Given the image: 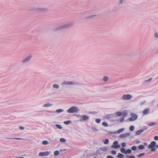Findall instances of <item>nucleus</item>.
<instances>
[{"label": "nucleus", "instance_id": "0eeeda50", "mask_svg": "<svg viewBox=\"0 0 158 158\" xmlns=\"http://www.w3.org/2000/svg\"><path fill=\"white\" fill-rule=\"evenodd\" d=\"M133 98V96L130 94H124L122 97L121 98L123 100H131Z\"/></svg>", "mask_w": 158, "mask_h": 158}, {"label": "nucleus", "instance_id": "864d4df0", "mask_svg": "<svg viewBox=\"0 0 158 158\" xmlns=\"http://www.w3.org/2000/svg\"><path fill=\"white\" fill-rule=\"evenodd\" d=\"M154 139L156 140H158V136H155L154 137Z\"/></svg>", "mask_w": 158, "mask_h": 158}, {"label": "nucleus", "instance_id": "9b49d317", "mask_svg": "<svg viewBox=\"0 0 158 158\" xmlns=\"http://www.w3.org/2000/svg\"><path fill=\"white\" fill-rule=\"evenodd\" d=\"M108 150V147H102L99 148L97 150V152L98 153H100L102 151L106 152Z\"/></svg>", "mask_w": 158, "mask_h": 158}, {"label": "nucleus", "instance_id": "c03bdc74", "mask_svg": "<svg viewBox=\"0 0 158 158\" xmlns=\"http://www.w3.org/2000/svg\"><path fill=\"white\" fill-rule=\"evenodd\" d=\"M92 131L94 132H97L98 130L96 128H92Z\"/></svg>", "mask_w": 158, "mask_h": 158}, {"label": "nucleus", "instance_id": "58836bf2", "mask_svg": "<svg viewBox=\"0 0 158 158\" xmlns=\"http://www.w3.org/2000/svg\"><path fill=\"white\" fill-rule=\"evenodd\" d=\"M152 80V78L151 77L149 78V79L144 81L145 82H148L151 81Z\"/></svg>", "mask_w": 158, "mask_h": 158}, {"label": "nucleus", "instance_id": "e2e57ef3", "mask_svg": "<svg viewBox=\"0 0 158 158\" xmlns=\"http://www.w3.org/2000/svg\"><path fill=\"white\" fill-rule=\"evenodd\" d=\"M157 107H158V104L157 105Z\"/></svg>", "mask_w": 158, "mask_h": 158}, {"label": "nucleus", "instance_id": "a19ab883", "mask_svg": "<svg viewBox=\"0 0 158 158\" xmlns=\"http://www.w3.org/2000/svg\"><path fill=\"white\" fill-rule=\"evenodd\" d=\"M101 120L99 118H97L95 120L96 122L97 123H100L101 122Z\"/></svg>", "mask_w": 158, "mask_h": 158}, {"label": "nucleus", "instance_id": "393cba45", "mask_svg": "<svg viewBox=\"0 0 158 158\" xmlns=\"http://www.w3.org/2000/svg\"><path fill=\"white\" fill-rule=\"evenodd\" d=\"M121 152L123 153H124L126 154V150L125 148H122L121 149Z\"/></svg>", "mask_w": 158, "mask_h": 158}, {"label": "nucleus", "instance_id": "f8f14e48", "mask_svg": "<svg viewBox=\"0 0 158 158\" xmlns=\"http://www.w3.org/2000/svg\"><path fill=\"white\" fill-rule=\"evenodd\" d=\"M51 153V152L46 151L44 152H40L39 154L40 156H46L48 155Z\"/></svg>", "mask_w": 158, "mask_h": 158}, {"label": "nucleus", "instance_id": "4468645a", "mask_svg": "<svg viewBox=\"0 0 158 158\" xmlns=\"http://www.w3.org/2000/svg\"><path fill=\"white\" fill-rule=\"evenodd\" d=\"M150 109V108H147L144 109L143 111V115H146L148 114L149 113Z\"/></svg>", "mask_w": 158, "mask_h": 158}, {"label": "nucleus", "instance_id": "4d7b16f0", "mask_svg": "<svg viewBox=\"0 0 158 158\" xmlns=\"http://www.w3.org/2000/svg\"><path fill=\"white\" fill-rule=\"evenodd\" d=\"M135 156L133 155L130 156V158H135Z\"/></svg>", "mask_w": 158, "mask_h": 158}, {"label": "nucleus", "instance_id": "1a4fd4ad", "mask_svg": "<svg viewBox=\"0 0 158 158\" xmlns=\"http://www.w3.org/2000/svg\"><path fill=\"white\" fill-rule=\"evenodd\" d=\"M118 142L117 141H115L113 144L111 146V147L115 149H118L120 148V146Z\"/></svg>", "mask_w": 158, "mask_h": 158}, {"label": "nucleus", "instance_id": "ea45409f", "mask_svg": "<svg viewBox=\"0 0 158 158\" xmlns=\"http://www.w3.org/2000/svg\"><path fill=\"white\" fill-rule=\"evenodd\" d=\"M59 154V152L58 151H56L54 152V155L55 156L58 155Z\"/></svg>", "mask_w": 158, "mask_h": 158}, {"label": "nucleus", "instance_id": "39448f33", "mask_svg": "<svg viewBox=\"0 0 158 158\" xmlns=\"http://www.w3.org/2000/svg\"><path fill=\"white\" fill-rule=\"evenodd\" d=\"M156 142L155 141H152L148 146V148L151 149V152H155L156 150Z\"/></svg>", "mask_w": 158, "mask_h": 158}, {"label": "nucleus", "instance_id": "a211bd4d", "mask_svg": "<svg viewBox=\"0 0 158 158\" xmlns=\"http://www.w3.org/2000/svg\"><path fill=\"white\" fill-rule=\"evenodd\" d=\"M144 129H141L140 130H139L136 131V135H139L141 133L143 132L144 131Z\"/></svg>", "mask_w": 158, "mask_h": 158}, {"label": "nucleus", "instance_id": "aec40b11", "mask_svg": "<svg viewBox=\"0 0 158 158\" xmlns=\"http://www.w3.org/2000/svg\"><path fill=\"white\" fill-rule=\"evenodd\" d=\"M157 123L155 122H152L149 123L148 125L150 127H153L157 124Z\"/></svg>", "mask_w": 158, "mask_h": 158}, {"label": "nucleus", "instance_id": "20e7f679", "mask_svg": "<svg viewBox=\"0 0 158 158\" xmlns=\"http://www.w3.org/2000/svg\"><path fill=\"white\" fill-rule=\"evenodd\" d=\"M61 85H79L78 82L76 81H64Z\"/></svg>", "mask_w": 158, "mask_h": 158}, {"label": "nucleus", "instance_id": "c756f323", "mask_svg": "<svg viewBox=\"0 0 158 158\" xmlns=\"http://www.w3.org/2000/svg\"><path fill=\"white\" fill-rule=\"evenodd\" d=\"M42 143L44 145H46L49 143V142L47 140H44L42 141Z\"/></svg>", "mask_w": 158, "mask_h": 158}, {"label": "nucleus", "instance_id": "412c9836", "mask_svg": "<svg viewBox=\"0 0 158 158\" xmlns=\"http://www.w3.org/2000/svg\"><path fill=\"white\" fill-rule=\"evenodd\" d=\"M6 139H14L16 140H21L22 139V138H7Z\"/></svg>", "mask_w": 158, "mask_h": 158}, {"label": "nucleus", "instance_id": "13d9d810", "mask_svg": "<svg viewBox=\"0 0 158 158\" xmlns=\"http://www.w3.org/2000/svg\"><path fill=\"white\" fill-rule=\"evenodd\" d=\"M47 111L49 113H52L53 112L52 111Z\"/></svg>", "mask_w": 158, "mask_h": 158}, {"label": "nucleus", "instance_id": "c85d7f7f", "mask_svg": "<svg viewBox=\"0 0 158 158\" xmlns=\"http://www.w3.org/2000/svg\"><path fill=\"white\" fill-rule=\"evenodd\" d=\"M124 155L122 154L119 153L117 156L118 158H123L124 157Z\"/></svg>", "mask_w": 158, "mask_h": 158}, {"label": "nucleus", "instance_id": "680f3d73", "mask_svg": "<svg viewBox=\"0 0 158 158\" xmlns=\"http://www.w3.org/2000/svg\"><path fill=\"white\" fill-rule=\"evenodd\" d=\"M156 148H158V145H156Z\"/></svg>", "mask_w": 158, "mask_h": 158}, {"label": "nucleus", "instance_id": "cd10ccee", "mask_svg": "<svg viewBox=\"0 0 158 158\" xmlns=\"http://www.w3.org/2000/svg\"><path fill=\"white\" fill-rule=\"evenodd\" d=\"M63 111H64L62 109H58L57 110H56V112L57 113H60L63 112Z\"/></svg>", "mask_w": 158, "mask_h": 158}, {"label": "nucleus", "instance_id": "f257e3e1", "mask_svg": "<svg viewBox=\"0 0 158 158\" xmlns=\"http://www.w3.org/2000/svg\"><path fill=\"white\" fill-rule=\"evenodd\" d=\"M74 22H70L57 27L56 29L57 31H60L65 29L71 28L74 26Z\"/></svg>", "mask_w": 158, "mask_h": 158}, {"label": "nucleus", "instance_id": "f704fd0d", "mask_svg": "<svg viewBox=\"0 0 158 158\" xmlns=\"http://www.w3.org/2000/svg\"><path fill=\"white\" fill-rule=\"evenodd\" d=\"M135 128L134 126H131L130 127V130L131 131H133Z\"/></svg>", "mask_w": 158, "mask_h": 158}, {"label": "nucleus", "instance_id": "79ce46f5", "mask_svg": "<svg viewBox=\"0 0 158 158\" xmlns=\"http://www.w3.org/2000/svg\"><path fill=\"white\" fill-rule=\"evenodd\" d=\"M137 149V147L135 146H133L131 147V149L133 151H135Z\"/></svg>", "mask_w": 158, "mask_h": 158}, {"label": "nucleus", "instance_id": "8fccbe9b", "mask_svg": "<svg viewBox=\"0 0 158 158\" xmlns=\"http://www.w3.org/2000/svg\"><path fill=\"white\" fill-rule=\"evenodd\" d=\"M122 114H123V115L124 116L125 115L127 116L128 114V112H125L123 113Z\"/></svg>", "mask_w": 158, "mask_h": 158}, {"label": "nucleus", "instance_id": "2eb2a0df", "mask_svg": "<svg viewBox=\"0 0 158 158\" xmlns=\"http://www.w3.org/2000/svg\"><path fill=\"white\" fill-rule=\"evenodd\" d=\"M114 117V115L113 114H110L106 115L105 118L106 119H110L113 118Z\"/></svg>", "mask_w": 158, "mask_h": 158}, {"label": "nucleus", "instance_id": "6e6d98bb", "mask_svg": "<svg viewBox=\"0 0 158 158\" xmlns=\"http://www.w3.org/2000/svg\"><path fill=\"white\" fill-rule=\"evenodd\" d=\"M124 118H123L120 119V121L121 122H123L124 121Z\"/></svg>", "mask_w": 158, "mask_h": 158}, {"label": "nucleus", "instance_id": "603ef678", "mask_svg": "<svg viewBox=\"0 0 158 158\" xmlns=\"http://www.w3.org/2000/svg\"><path fill=\"white\" fill-rule=\"evenodd\" d=\"M106 157L107 158H114L113 156L110 155L107 156Z\"/></svg>", "mask_w": 158, "mask_h": 158}, {"label": "nucleus", "instance_id": "052dcab7", "mask_svg": "<svg viewBox=\"0 0 158 158\" xmlns=\"http://www.w3.org/2000/svg\"><path fill=\"white\" fill-rule=\"evenodd\" d=\"M126 157L127 158H130V156H128V155L127 156H126Z\"/></svg>", "mask_w": 158, "mask_h": 158}, {"label": "nucleus", "instance_id": "5701e85b", "mask_svg": "<svg viewBox=\"0 0 158 158\" xmlns=\"http://www.w3.org/2000/svg\"><path fill=\"white\" fill-rule=\"evenodd\" d=\"M115 114L118 116H120L123 115V114H122V113L118 111V112H116L115 113Z\"/></svg>", "mask_w": 158, "mask_h": 158}, {"label": "nucleus", "instance_id": "b1692460", "mask_svg": "<svg viewBox=\"0 0 158 158\" xmlns=\"http://www.w3.org/2000/svg\"><path fill=\"white\" fill-rule=\"evenodd\" d=\"M96 15H92L85 17V19H89L96 16Z\"/></svg>", "mask_w": 158, "mask_h": 158}, {"label": "nucleus", "instance_id": "72a5a7b5", "mask_svg": "<svg viewBox=\"0 0 158 158\" xmlns=\"http://www.w3.org/2000/svg\"><path fill=\"white\" fill-rule=\"evenodd\" d=\"M102 125L105 127H107L108 126V123L105 122H104L102 123Z\"/></svg>", "mask_w": 158, "mask_h": 158}, {"label": "nucleus", "instance_id": "7c9ffc66", "mask_svg": "<svg viewBox=\"0 0 158 158\" xmlns=\"http://www.w3.org/2000/svg\"><path fill=\"white\" fill-rule=\"evenodd\" d=\"M146 102V101H143L140 103L139 105L140 106H142L144 105L145 104Z\"/></svg>", "mask_w": 158, "mask_h": 158}, {"label": "nucleus", "instance_id": "7ed1b4c3", "mask_svg": "<svg viewBox=\"0 0 158 158\" xmlns=\"http://www.w3.org/2000/svg\"><path fill=\"white\" fill-rule=\"evenodd\" d=\"M80 111V109L76 106H72L67 110L68 113H77Z\"/></svg>", "mask_w": 158, "mask_h": 158}, {"label": "nucleus", "instance_id": "6e6552de", "mask_svg": "<svg viewBox=\"0 0 158 158\" xmlns=\"http://www.w3.org/2000/svg\"><path fill=\"white\" fill-rule=\"evenodd\" d=\"M48 9L45 8L34 7L30 10V11H46Z\"/></svg>", "mask_w": 158, "mask_h": 158}, {"label": "nucleus", "instance_id": "a878e982", "mask_svg": "<svg viewBox=\"0 0 158 158\" xmlns=\"http://www.w3.org/2000/svg\"><path fill=\"white\" fill-rule=\"evenodd\" d=\"M138 148L140 150H142L144 149L145 147L143 145H141L139 146Z\"/></svg>", "mask_w": 158, "mask_h": 158}, {"label": "nucleus", "instance_id": "de8ad7c7", "mask_svg": "<svg viewBox=\"0 0 158 158\" xmlns=\"http://www.w3.org/2000/svg\"><path fill=\"white\" fill-rule=\"evenodd\" d=\"M155 37L156 38H158V33L157 32H156L154 34Z\"/></svg>", "mask_w": 158, "mask_h": 158}, {"label": "nucleus", "instance_id": "37998d69", "mask_svg": "<svg viewBox=\"0 0 158 158\" xmlns=\"http://www.w3.org/2000/svg\"><path fill=\"white\" fill-rule=\"evenodd\" d=\"M145 154V153H142L141 154H140L139 155H138L137 156L139 157H141L142 156H144Z\"/></svg>", "mask_w": 158, "mask_h": 158}, {"label": "nucleus", "instance_id": "ddd939ff", "mask_svg": "<svg viewBox=\"0 0 158 158\" xmlns=\"http://www.w3.org/2000/svg\"><path fill=\"white\" fill-rule=\"evenodd\" d=\"M130 133H127L125 134H123L119 135V136L121 138H126L127 137L130 136Z\"/></svg>", "mask_w": 158, "mask_h": 158}, {"label": "nucleus", "instance_id": "4c0bfd02", "mask_svg": "<svg viewBox=\"0 0 158 158\" xmlns=\"http://www.w3.org/2000/svg\"><path fill=\"white\" fill-rule=\"evenodd\" d=\"M132 152V151L131 149H128L127 150H126V154L128 153H131Z\"/></svg>", "mask_w": 158, "mask_h": 158}, {"label": "nucleus", "instance_id": "473e14b6", "mask_svg": "<svg viewBox=\"0 0 158 158\" xmlns=\"http://www.w3.org/2000/svg\"><path fill=\"white\" fill-rule=\"evenodd\" d=\"M71 123V121L70 120H68L65 121L64 122V123L65 124L68 125L69 124Z\"/></svg>", "mask_w": 158, "mask_h": 158}, {"label": "nucleus", "instance_id": "9d476101", "mask_svg": "<svg viewBox=\"0 0 158 158\" xmlns=\"http://www.w3.org/2000/svg\"><path fill=\"white\" fill-rule=\"evenodd\" d=\"M32 58V56L31 55H29L25 58L22 61L23 63H25L30 61Z\"/></svg>", "mask_w": 158, "mask_h": 158}, {"label": "nucleus", "instance_id": "c9c22d12", "mask_svg": "<svg viewBox=\"0 0 158 158\" xmlns=\"http://www.w3.org/2000/svg\"><path fill=\"white\" fill-rule=\"evenodd\" d=\"M124 2V0H119L118 2V4L119 5L122 4Z\"/></svg>", "mask_w": 158, "mask_h": 158}, {"label": "nucleus", "instance_id": "5fc2aeb1", "mask_svg": "<svg viewBox=\"0 0 158 158\" xmlns=\"http://www.w3.org/2000/svg\"><path fill=\"white\" fill-rule=\"evenodd\" d=\"M66 149H62L60 150V152H64L66 151Z\"/></svg>", "mask_w": 158, "mask_h": 158}, {"label": "nucleus", "instance_id": "a18cd8bd", "mask_svg": "<svg viewBox=\"0 0 158 158\" xmlns=\"http://www.w3.org/2000/svg\"><path fill=\"white\" fill-rule=\"evenodd\" d=\"M108 133L110 134H116V131L115 132H111V131H108Z\"/></svg>", "mask_w": 158, "mask_h": 158}, {"label": "nucleus", "instance_id": "3c124183", "mask_svg": "<svg viewBox=\"0 0 158 158\" xmlns=\"http://www.w3.org/2000/svg\"><path fill=\"white\" fill-rule=\"evenodd\" d=\"M19 129L20 130H23L24 129V128L23 127L20 126L19 127Z\"/></svg>", "mask_w": 158, "mask_h": 158}, {"label": "nucleus", "instance_id": "f03ea898", "mask_svg": "<svg viewBox=\"0 0 158 158\" xmlns=\"http://www.w3.org/2000/svg\"><path fill=\"white\" fill-rule=\"evenodd\" d=\"M75 115L78 118H80V119L79 121L81 122L86 121L88 120L89 118V116L86 115H81L79 114H77Z\"/></svg>", "mask_w": 158, "mask_h": 158}, {"label": "nucleus", "instance_id": "09e8293b", "mask_svg": "<svg viewBox=\"0 0 158 158\" xmlns=\"http://www.w3.org/2000/svg\"><path fill=\"white\" fill-rule=\"evenodd\" d=\"M111 153L113 154V155H115L116 153V152L114 150L112 151L111 152Z\"/></svg>", "mask_w": 158, "mask_h": 158}, {"label": "nucleus", "instance_id": "dca6fc26", "mask_svg": "<svg viewBox=\"0 0 158 158\" xmlns=\"http://www.w3.org/2000/svg\"><path fill=\"white\" fill-rule=\"evenodd\" d=\"M52 106V104L49 102H47L43 104L42 106L43 107L47 108L51 107Z\"/></svg>", "mask_w": 158, "mask_h": 158}, {"label": "nucleus", "instance_id": "bb28decb", "mask_svg": "<svg viewBox=\"0 0 158 158\" xmlns=\"http://www.w3.org/2000/svg\"><path fill=\"white\" fill-rule=\"evenodd\" d=\"M56 127L59 129H61L62 128V127L60 125L58 124H55Z\"/></svg>", "mask_w": 158, "mask_h": 158}, {"label": "nucleus", "instance_id": "e433bc0d", "mask_svg": "<svg viewBox=\"0 0 158 158\" xmlns=\"http://www.w3.org/2000/svg\"><path fill=\"white\" fill-rule=\"evenodd\" d=\"M109 142V140L108 139H106L104 142H103L104 144H107Z\"/></svg>", "mask_w": 158, "mask_h": 158}, {"label": "nucleus", "instance_id": "423d86ee", "mask_svg": "<svg viewBox=\"0 0 158 158\" xmlns=\"http://www.w3.org/2000/svg\"><path fill=\"white\" fill-rule=\"evenodd\" d=\"M130 115L131 117L128 118V120L129 122L134 121L138 118V115L136 114L132 113L130 114Z\"/></svg>", "mask_w": 158, "mask_h": 158}, {"label": "nucleus", "instance_id": "6ab92c4d", "mask_svg": "<svg viewBox=\"0 0 158 158\" xmlns=\"http://www.w3.org/2000/svg\"><path fill=\"white\" fill-rule=\"evenodd\" d=\"M52 87L54 89H59L60 86L58 85L55 84L53 85Z\"/></svg>", "mask_w": 158, "mask_h": 158}, {"label": "nucleus", "instance_id": "49530a36", "mask_svg": "<svg viewBox=\"0 0 158 158\" xmlns=\"http://www.w3.org/2000/svg\"><path fill=\"white\" fill-rule=\"evenodd\" d=\"M121 145L123 147H126V143L125 142L122 143H121Z\"/></svg>", "mask_w": 158, "mask_h": 158}, {"label": "nucleus", "instance_id": "4be33fe9", "mask_svg": "<svg viewBox=\"0 0 158 158\" xmlns=\"http://www.w3.org/2000/svg\"><path fill=\"white\" fill-rule=\"evenodd\" d=\"M109 79L108 77L106 76H104L103 77V80L104 82H107Z\"/></svg>", "mask_w": 158, "mask_h": 158}, {"label": "nucleus", "instance_id": "bf43d9fd", "mask_svg": "<svg viewBox=\"0 0 158 158\" xmlns=\"http://www.w3.org/2000/svg\"><path fill=\"white\" fill-rule=\"evenodd\" d=\"M144 144L145 146H147V145H148V143H144Z\"/></svg>", "mask_w": 158, "mask_h": 158}, {"label": "nucleus", "instance_id": "f3484780", "mask_svg": "<svg viewBox=\"0 0 158 158\" xmlns=\"http://www.w3.org/2000/svg\"><path fill=\"white\" fill-rule=\"evenodd\" d=\"M125 128H124L120 129L116 131V134H119L123 132L125 130Z\"/></svg>", "mask_w": 158, "mask_h": 158}, {"label": "nucleus", "instance_id": "2f4dec72", "mask_svg": "<svg viewBox=\"0 0 158 158\" xmlns=\"http://www.w3.org/2000/svg\"><path fill=\"white\" fill-rule=\"evenodd\" d=\"M60 142L62 143H65L66 142V139L64 138H61L60 139Z\"/></svg>", "mask_w": 158, "mask_h": 158}, {"label": "nucleus", "instance_id": "0e129e2a", "mask_svg": "<svg viewBox=\"0 0 158 158\" xmlns=\"http://www.w3.org/2000/svg\"><path fill=\"white\" fill-rule=\"evenodd\" d=\"M39 112H41V111H39Z\"/></svg>", "mask_w": 158, "mask_h": 158}]
</instances>
